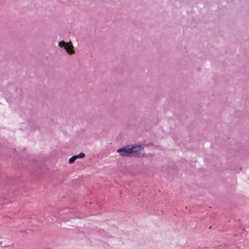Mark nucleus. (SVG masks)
Returning <instances> with one entry per match:
<instances>
[{"label":"nucleus","instance_id":"3","mask_svg":"<svg viewBox=\"0 0 249 249\" xmlns=\"http://www.w3.org/2000/svg\"><path fill=\"white\" fill-rule=\"evenodd\" d=\"M85 157V154L84 153L81 152L78 155H74L72 157H71L69 160V162L71 164L76 159L78 158H83Z\"/></svg>","mask_w":249,"mask_h":249},{"label":"nucleus","instance_id":"2","mask_svg":"<svg viewBox=\"0 0 249 249\" xmlns=\"http://www.w3.org/2000/svg\"><path fill=\"white\" fill-rule=\"evenodd\" d=\"M58 46L60 47H64L67 53L70 55L73 54L75 53L71 42H66L64 41H61L58 43Z\"/></svg>","mask_w":249,"mask_h":249},{"label":"nucleus","instance_id":"1","mask_svg":"<svg viewBox=\"0 0 249 249\" xmlns=\"http://www.w3.org/2000/svg\"><path fill=\"white\" fill-rule=\"evenodd\" d=\"M142 147L140 145H127L117 150V152L123 157L138 156Z\"/></svg>","mask_w":249,"mask_h":249}]
</instances>
